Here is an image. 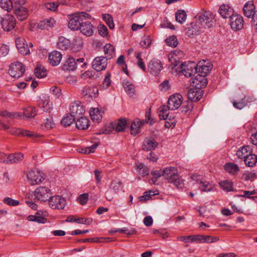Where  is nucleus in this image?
Masks as SVG:
<instances>
[{
  "label": "nucleus",
  "instance_id": "f257e3e1",
  "mask_svg": "<svg viewBox=\"0 0 257 257\" xmlns=\"http://www.w3.org/2000/svg\"><path fill=\"white\" fill-rule=\"evenodd\" d=\"M184 56L183 51L176 50L169 57V60L171 64L170 67L172 69H176V70L181 72L186 77H190L197 73V65L194 62H189L180 63L179 60Z\"/></svg>",
  "mask_w": 257,
  "mask_h": 257
},
{
  "label": "nucleus",
  "instance_id": "f03ea898",
  "mask_svg": "<svg viewBox=\"0 0 257 257\" xmlns=\"http://www.w3.org/2000/svg\"><path fill=\"white\" fill-rule=\"evenodd\" d=\"M183 97L179 94L172 95L168 100V105H162L159 108V117L160 119H167L168 117L169 110H176L179 108L182 103Z\"/></svg>",
  "mask_w": 257,
  "mask_h": 257
},
{
  "label": "nucleus",
  "instance_id": "7ed1b4c3",
  "mask_svg": "<svg viewBox=\"0 0 257 257\" xmlns=\"http://www.w3.org/2000/svg\"><path fill=\"white\" fill-rule=\"evenodd\" d=\"M68 28L73 31H77L84 21L91 19V15L84 12L76 13L68 16Z\"/></svg>",
  "mask_w": 257,
  "mask_h": 257
},
{
  "label": "nucleus",
  "instance_id": "20e7f679",
  "mask_svg": "<svg viewBox=\"0 0 257 257\" xmlns=\"http://www.w3.org/2000/svg\"><path fill=\"white\" fill-rule=\"evenodd\" d=\"M197 23L205 29L211 28L214 22V17L209 11H202L199 12L195 16Z\"/></svg>",
  "mask_w": 257,
  "mask_h": 257
},
{
  "label": "nucleus",
  "instance_id": "39448f33",
  "mask_svg": "<svg viewBox=\"0 0 257 257\" xmlns=\"http://www.w3.org/2000/svg\"><path fill=\"white\" fill-rule=\"evenodd\" d=\"M25 71L23 64L19 62H15L11 64L9 73L10 75L16 78L21 77Z\"/></svg>",
  "mask_w": 257,
  "mask_h": 257
},
{
  "label": "nucleus",
  "instance_id": "423d86ee",
  "mask_svg": "<svg viewBox=\"0 0 257 257\" xmlns=\"http://www.w3.org/2000/svg\"><path fill=\"white\" fill-rule=\"evenodd\" d=\"M27 178L31 185L38 184L44 180L43 173L37 169L29 171L27 175Z\"/></svg>",
  "mask_w": 257,
  "mask_h": 257
},
{
  "label": "nucleus",
  "instance_id": "0eeeda50",
  "mask_svg": "<svg viewBox=\"0 0 257 257\" xmlns=\"http://www.w3.org/2000/svg\"><path fill=\"white\" fill-rule=\"evenodd\" d=\"M163 69L161 61L157 59H153L148 64V71L153 75H158Z\"/></svg>",
  "mask_w": 257,
  "mask_h": 257
},
{
  "label": "nucleus",
  "instance_id": "6e6552de",
  "mask_svg": "<svg viewBox=\"0 0 257 257\" xmlns=\"http://www.w3.org/2000/svg\"><path fill=\"white\" fill-rule=\"evenodd\" d=\"M2 28L5 31L9 32L14 29L16 26V20L11 15H6L1 21Z\"/></svg>",
  "mask_w": 257,
  "mask_h": 257
},
{
  "label": "nucleus",
  "instance_id": "1a4fd4ad",
  "mask_svg": "<svg viewBox=\"0 0 257 257\" xmlns=\"http://www.w3.org/2000/svg\"><path fill=\"white\" fill-rule=\"evenodd\" d=\"M51 190L46 187H40L34 191V196L36 199L41 201H46L50 198Z\"/></svg>",
  "mask_w": 257,
  "mask_h": 257
},
{
  "label": "nucleus",
  "instance_id": "9d476101",
  "mask_svg": "<svg viewBox=\"0 0 257 257\" xmlns=\"http://www.w3.org/2000/svg\"><path fill=\"white\" fill-rule=\"evenodd\" d=\"M98 89L95 86H85L81 89L82 96L87 100L90 101L97 96Z\"/></svg>",
  "mask_w": 257,
  "mask_h": 257
},
{
  "label": "nucleus",
  "instance_id": "9b49d317",
  "mask_svg": "<svg viewBox=\"0 0 257 257\" xmlns=\"http://www.w3.org/2000/svg\"><path fill=\"white\" fill-rule=\"evenodd\" d=\"M49 206L53 209H63L66 205L65 199L60 196L56 195L49 199Z\"/></svg>",
  "mask_w": 257,
  "mask_h": 257
},
{
  "label": "nucleus",
  "instance_id": "f8f14e48",
  "mask_svg": "<svg viewBox=\"0 0 257 257\" xmlns=\"http://www.w3.org/2000/svg\"><path fill=\"white\" fill-rule=\"evenodd\" d=\"M229 19V24L233 30L235 31L239 30L243 28V20L241 16L233 14Z\"/></svg>",
  "mask_w": 257,
  "mask_h": 257
},
{
  "label": "nucleus",
  "instance_id": "ddd939ff",
  "mask_svg": "<svg viewBox=\"0 0 257 257\" xmlns=\"http://www.w3.org/2000/svg\"><path fill=\"white\" fill-rule=\"evenodd\" d=\"M70 114L75 118L84 114L85 109L79 101H74L71 103L70 107Z\"/></svg>",
  "mask_w": 257,
  "mask_h": 257
},
{
  "label": "nucleus",
  "instance_id": "4468645a",
  "mask_svg": "<svg viewBox=\"0 0 257 257\" xmlns=\"http://www.w3.org/2000/svg\"><path fill=\"white\" fill-rule=\"evenodd\" d=\"M107 58L102 56L96 57L92 61V68L99 72L105 69L107 67Z\"/></svg>",
  "mask_w": 257,
  "mask_h": 257
},
{
  "label": "nucleus",
  "instance_id": "2eb2a0df",
  "mask_svg": "<svg viewBox=\"0 0 257 257\" xmlns=\"http://www.w3.org/2000/svg\"><path fill=\"white\" fill-rule=\"evenodd\" d=\"M78 30H80L83 35L90 37L93 35L94 27L90 22L86 20L83 22Z\"/></svg>",
  "mask_w": 257,
  "mask_h": 257
},
{
  "label": "nucleus",
  "instance_id": "dca6fc26",
  "mask_svg": "<svg viewBox=\"0 0 257 257\" xmlns=\"http://www.w3.org/2000/svg\"><path fill=\"white\" fill-rule=\"evenodd\" d=\"M163 177L169 183L173 181V179L176 177L178 173L177 169L173 167L166 168L163 170Z\"/></svg>",
  "mask_w": 257,
  "mask_h": 257
},
{
  "label": "nucleus",
  "instance_id": "f3484780",
  "mask_svg": "<svg viewBox=\"0 0 257 257\" xmlns=\"http://www.w3.org/2000/svg\"><path fill=\"white\" fill-rule=\"evenodd\" d=\"M218 13L224 19L230 18L233 14V9L228 5H221L218 10Z\"/></svg>",
  "mask_w": 257,
  "mask_h": 257
},
{
  "label": "nucleus",
  "instance_id": "a211bd4d",
  "mask_svg": "<svg viewBox=\"0 0 257 257\" xmlns=\"http://www.w3.org/2000/svg\"><path fill=\"white\" fill-rule=\"evenodd\" d=\"M188 99L191 101H198L202 96V91L198 90L194 88H190L188 90L187 93Z\"/></svg>",
  "mask_w": 257,
  "mask_h": 257
},
{
  "label": "nucleus",
  "instance_id": "6ab92c4d",
  "mask_svg": "<svg viewBox=\"0 0 257 257\" xmlns=\"http://www.w3.org/2000/svg\"><path fill=\"white\" fill-rule=\"evenodd\" d=\"M77 67L76 60L72 57H69L63 63L62 69L64 71H74Z\"/></svg>",
  "mask_w": 257,
  "mask_h": 257
},
{
  "label": "nucleus",
  "instance_id": "aec40b11",
  "mask_svg": "<svg viewBox=\"0 0 257 257\" xmlns=\"http://www.w3.org/2000/svg\"><path fill=\"white\" fill-rule=\"evenodd\" d=\"M14 11L15 14L19 21H23L27 19L28 16V11L25 7H17L14 8Z\"/></svg>",
  "mask_w": 257,
  "mask_h": 257
},
{
  "label": "nucleus",
  "instance_id": "412c9836",
  "mask_svg": "<svg viewBox=\"0 0 257 257\" xmlns=\"http://www.w3.org/2000/svg\"><path fill=\"white\" fill-rule=\"evenodd\" d=\"M61 59L62 54L58 51H53L49 54V60L52 66H55L59 64Z\"/></svg>",
  "mask_w": 257,
  "mask_h": 257
},
{
  "label": "nucleus",
  "instance_id": "4be33fe9",
  "mask_svg": "<svg viewBox=\"0 0 257 257\" xmlns=\"http://www.w3.org/2000/svg\"><path fill=\"white\" fill-rule=\"evenodd\" d=\"M24 159V154L21 153H17L15 154H11L7 157H6V163H18Z\"/></svg>",
  "mask_w": 257,
  "mask_h": 257
},
{
  "label": "nucleus",
  "instance_id": "5701e85b",
  "mask_svg": "<svg viewBox=\"0 0 257 257\" xmlns=\"http://www.w3.org/2000/svg\"><path fill=\"white\" fill-rule=\"evenodd\" d=\"M204 28L199 24L196 19L195 22L191 23L189 27H188V33L189 35H197L203 31Z\"/></svg>",
  "mask_w": 257,
  "mask_h": 257
},
{
  "label": "nucleus",
  "instance_id": "b1692460",
  "mask_svg": "<svg viewBox=\"0 0 257 257\" xmlns=\"http://www.w3.org/2000/svg\"><path fill=\"white\" fill-rule=\"evenodd\" d=\"M255 7L251 1L247 2L244 6L243 11L244 16L247 18H251L253 14Z\"/></svg>",
  "mask_w": 257,
  "mask_h": 257
},
{
  "label": "nucleus",
  "instance_id": "393cba45",
  "mask_svg": "<svg viewBox=\"0 0 257 257\" xmlns=\"http://www.w3.org/2000/svg\"><path fill=\"white\" fill-rule=\"evenodd\" d=\"M158 145V143L154 139L147 138L144 141L143 149L146 151L154 150Z\"/></svg>",
  "mask_w": 257,
  "mask_h": 257
},
{
  "label": "nucleus",
  "instance_id": "a878e982",
  "mask_svg": "<svg viewBox=\"0 0 257 257\" xmlns=\"http://www.w3.org/2000/svg\"><path fill=\"white\" fill-rule=\"evenodd\" d=\"M55 23V21L53 18H49L41 21L38 25V28L41 30H48L52 28Z\"/></svg>",
  "mask_w": 257,
  "mask_h": 257
},
{
  "label": "nucleus",
  "instance_id": "bb28decb",
  "mask_svg": "<svg viewBox=\"0 0 257 257\" xmlns=\"http://www.w3.org/2000/svg\"><path fill=\"white\" fill-rule=\"evenodd\" d=\"M251 153V150L249 146H244L238 149L236 155L240 159H245Z\"/></svg>",
  "mask_w": 257,
  "mask_h": 257
},
{
  "label": "nucleus",
  "instance_id": "cd10ccee",
  "mask_svg": "<svg viewBox=\"0 0 257 257\" xmlns=\"http://www.w3.org/2000/svg\"><path fill=\"white\" fill-rule=\"evenodd\" d=\"M90 116L94 122H98L102 118L101 111L98 108H91L89 110Z\"/></svg>",
  "mask_w": 257,
  "mask_h": 257
},
{
  "label": "nucleus",
  "instance_id": "c85d7f7f",
  "mask_svg": "<svg viewBox=\"0 0 257 257\" xmlns=\"http://www.w3.org/2000/svg\"><path fill=\"white\" fill-rule=\"evenodd\" d=\"M143 123L139 119H136L132 121L130 125L131 134L133 135H136L141 132V127Z\"/></svg>",
  "mask_w": 257,
  "mask_h": 257
},
{
  "label": "nucleus",
  "instance_id": "c756f323",
  "mask_svg": "<svg viewBox=\"0 0 257 257\" xmlns=\"http://www.w3.org/2000/svg\"><path fill=\"white\" fill-rule=\"evenodd\" d=\"M89 121L85 117H80L77 119L76 126V127L79 130H84L88 127L89 126Z\"/></svg>",
  "mask_w": 257,
  "mask_h": 257
},
{
  "label": "nucleus",
  "instance_id": "7c9ffc66",
  "mask_svg": "<svg viewBox=\"0 0 257 257\" xmlns=\"http://www.w3.org/2000/svg\"><path fill=\"white\" fill-rule=\"evenodd\" d=\"M114 124L115 131L117 132L123 131L128 124L125 118H120L118 121L112 122Z\"/></svg>",
  "mask_w": 257,
  "mask_h": 257
},
{
  "label": "nucleus",
  "instance_id": "2f4dec72",
  "mask_svg": "<svg viewBox=\"0 0 257 257\" xmlns=\"http://www.w3.org/2000/svg\"><path fill=\"white\" fill-rule=\"evenodd\" d=\"M196 65H197V73L200 74L201 76L207 75L211 69L210 66L203 64L202 63L196 64Z\"/></svg>",
  "mask_w": 257,
  "mask_h": 257
},
{
  "label": "nucleus",
  "instance_id": "473e14b6",
  "mask_svg": "<svg viewBox=\"0 0 257 257\" xmlns=\"http://www.w3.org/2000/svg\"><path fill=\"white\" fill-rule=\"evenodd\" d=\"M199 241L201 243H213L219 240L218 237H213L209 235H204L200 234V236L198 237Z\"/></svg>",
  "mask_w": 257,
  "mask_h": 257
},
{
  "label": "nucleus",
  "instance_id": "72a5a7b5",
  "mask_svg": "<svg viewBox=\"0 0 257 257\" xmlns=\"http://www.w3.org/2000/svg\"><path fill=\"white\" fill-rule=\"evenodd\" d=\"M104 54L107 60L110 59L114 55V48L113 46L110 44H107L104 46Z\"/></svg>",
  "mask_w": 257,
  "mask_h": 257
},
{
  "label": "nucleus",
  "instance_id": "f704fd0d",
  "mask_svg": "<svg viewBox=\"0 0 257 257\" xmlns=\"http://www.w3.org/2000/svg\"><path fill=\"white\" fill-rule=\"evenodd\" d=\"M244 161L246 166L252 167L257 162V156L250 153L247 158L244 159Z\"/></svg>",
  "mask_w": 257,
  "mask_h": 257
},
{
  "label": "nucleus",
  "instance_id": "c9c22d12",
  "mask_svg": "<svg viewBox=\"0 0 257 257\" xmlns=\"http://www.w3.org/2000/svg\"><path fill=\"white\" fill-rule=\"evenodd\" d=\"M40 212H37L35 215H29L27 219L29 221H35L38 223H44L46 221V219L41 216Z\"/></svg>",
  "mask_w": 257,
  "mask_h": 257
},
{
  "label": "nucleus",
  "instance_id": "e433bc0d",
  "mask_svg": "<svg viewBox=\"0 0 257 257\" xmlns=\"http://www.w3.org/2000/svg\"><path fill=\"white\" fill-rule=\"evenodd\" d=\"M23 111V115L28 118H33L37 115V110L34 107L28 106L24 108Z\"/></svg>",
  "mask_w": 257,
  "mask_h": 257
},
{
  "label": "nucleus",
  "instance_id": "4c0bfd02",
  "mask_svg": "<svg viewBox=\"0 0 257 257\" xmlns=\"http://www.w3.org/2000/svg\"><path fill=\"white\" fill-rule=\"evenodd\" d=\"M70 45V41L64 37H60L57 44L58 48L62 50H67Z\"/></svg>",
  "mask_w": 257,
  "mask_h": 257
},
{
  "label": "nucleus",
  "instance_id": "58836bf2",
  "mask_svg": "<svg viewBox=\"0 0 257 257\" xmlns=\"http://www.w3.org/2000/svg\"><path fill=\"white\" fill-rule=\"evenodd\" d=\"M248 97L244 96L239 101H234L232 102L233 105L236 108L241 109L247 105L248 102Z\"/></svg>",
  "mask_w": 257,
  "mask_h": 257
},
{
  "label": "nucleus",
  "instance_id": "ea45409f",
  "mask_svg": "<svg viewBox=\"0 0 257 257\" xmlns=\"http://www.w3.org/2000/svg\"><path fill=\"white\" fill-rule=\"evenodd\" d=\"M75 117L70 113L66 114L61 120V124L64 126H70L75 120Z\"/></svg>",
  "mask_w": 257,
  "mask_h": 257
},
{
  "label": "nucleus",
  "instance_id": "a19ab883",
  "mask_svg": "<svg viewBox=\"0 0 257 257\" xmlns=\"http://www.w3.org/2000/svg\"><path fill=\"white\" fill-rule=\"evenodd\" d=\"M122 189V183L119 181H112L109 186L110 191H113L114 193L121 190Z\"/></svg>",
  "mask_w": 257,
  "mask_h": 257
},
{
  "label": "nucleus",
  "instance_id": "79ce46f5",
  "mask_svg": "<svg viewBox=\"0 0 257 257\" xmlns=\"http://www.w3.org/2000/svg\"><path fill=\"white\" fill-rule=\"evenodd\" d=\"M0 7L8 12L11 11L13 8L14 9V6L12 0H1Z\"/></svg>",
  "mask_w": 257,
  "mask_h": 257
},
{
  "label": "nucleus",
  "instance_id": "37998d69",
  "mask_svg": "<svg viewBox=\"0 0 257 257\" xmlns=\"http://www.w3.org/2000/svg\"><path fill=\"white\" fill-rule=\"evenodd\" d=\"M187 14L184 10H178L176 13V20L180 24H183L186 20Z\"/></svg>",
  "mask_w": 257,
  "mask_h": 257
},
{
  "label": "nucleus",
  "instance_id": "c03bdc74",
  "mask_svg": "<svg viewBox=\"0 0 257 257\" xmlns=\"http://www.w3.org/2000/svg\"><path fill=\"white\" fill-rule=\"evenodd\" d=\"M225 170L229 173L235 174L239 171L238 166L232 163H227L224 166Z\"/></svg>",
  "mask_w": 257,
  "mask_h": 257
},
{
  "label": "nucleus",
  "instance_id": "a18cd8bd",
  "mask_svg": "<svg viewBox=\"0 0 257 257\" xmlns=\"http://www.w3.org/2000/svg\"><path fill=\"white\" fill-rule=\"evenodd\" d=\"M123 88L125 92L130 96H132L135 92V89L133 83L126 81L123 83Z\"/></svg>",
  "mask_w": 257,
  "mask_h": 257
},
{
  "label": "nucleus",
  "instance_id": "49530a36",
  "mask_svg": "<svg viewBox=\"0 0 257 257\" xmlns=\"http://www.w3.org/2000/svg\"><path fill=\"white\" fill-rule=\"evenodd\" d=\"M220 187L226 192L233 190V185L231 181L228 180H224L219 182Z\"/></svg>",
  "mask_w": 257,
  "mask_h": 257
},
{
  "label": "nucleus",
  "instance_id": "de8ad7c7",
  "mask_svg": "<svg viewBox=\"0 0 257 257\" xmlns=\"http://www.w3.org/2000/svg\"><path fill=\"white\" fill-rule=\"evenodd\" d=\"M142 53L141 52H135V57L137 59V64L138 67L141 69L144 72L146 71V66L144 62L143 61V59L141 58Z\"/></svg>",
  "mask_w": 257,
  "mask_h": 257
},
{
  "label": "nucleus",
  "instance_id": "09e8293b",
  "mask_svg": "<svg viewBox=\"0 0 257 257\" xmlns=\"http://www.w3.org/2000/svg\"><path fill=\"white\" fill-rule=\"evenodd\" d=\"M202 191L209 192L213 189V186L208 182L206 181H200V183L197 185Z\"/></svg>",
  "mask_w": 257,
  "mask_h": 257
},
{
  "label": "nucleus",
  "instance_id": "8fccbe9b",
  "mask_svg": "<svg viewBox=\"0 0 257 257\" xmlns=\"http://www.w3.org/2000/svg\"><path fill=\"white\" fill-rule=\"evenodd\" d=\"M20 136L22 137H29L32 139H35L41 137L40 135L37 133L23 128H22Z\"/></svg>",
  "mask_w": 257,
  "mask_h": 257
},
{
  "label": "nucleus",
  "instance_id": "3c124183",
  "mask_svg": "<svg viewBox=\"0 0 257 257\" xmlns=\"http://www.w3.org/2000/svg\"><path fill=\"white\" fill-rule=\"evenodd\" d=\"M97 147L98 144L95 143L90 147L78 149V152L80 153L89 154L91 153H94Z\"/></svg>",
  "mask_w": 257,
  "mask_h": 257
},
{
  "label": "nucleus",
  "instance_id": "603ef678",
  "mask_svg": "<svg viewBox=\"0 0 257 257\" xmlns=\"http://www.w3.org/2000/svg\"><path fill=\"white\" fill-rule=\"evenodd\" d=\"M35 74L37 77L42 78L46 76V69L42 65H39L35 69Z\"/></svg>",
  "mask_w": 257,
  "mask_h": 257
},
{
  "label": "nucleus",
  "instance_id": "864d4df0",
  "mask_svg": "<svg viewBox=\"0 0 257 257\" xmlns=\"http://www.w3.org/2000/svg\"><path fill=\"white\" fill-rule=\"evenodd\" d=\"M114 124L112 122L109 123L108 125L106 126L104 128H102L96 133L97 135L101 134H110L112 133L114 130Z\"/></svg>",
  "mask_w": 257,
  "mask_h": 257
},
{
  "label": "nucleus",
  "instance_id": "5fc2aeb1",
  "mask_svg": "<svg viewBox=\"0 0 257 257\" xmlns=\"http://www.w3.org/2000/svg\"><path fill=\"white\" fill-rule=\"evenodd\" d=\"M152 42V40L150 36H145L140 43V46L141 48L144 49L149 47Z\"/></svg>",
  "mask_w": 257,
  "mask_h": 257
},
{
  "label": "nucleus",
  "instance_id": "6e6d98bb",
  "mask_svg": "<svg viewBox=\"0 0 257 257\" xmlns=\"http://www.w3.org/2000/svg\"><path fill=\"white\" fill-rule=\"evenodd\" d=\"M102 18L110 29H113L114 28L113 19L109 14L103 15Z\"/></svg>",
  "mask_w": 257,
  "mask_h": 257
},
{
  "label": "nucleus",
  "instance_id": "4d7b16f0",
  "mask_svg": "<svg viewBox=\"0 0 257 257\" xmlns=\"http://www.w3.org/2000/svg\"><path fill=\"white\" fill-rule=\"evenodd\" d=\"M199 236H200V234L186 236H180L178 237V239L181 241H185L187 242H189V240H190L191 242H193L195 241H199V238L198 239Z\"/></svg>",
  "mask_w": 257,
  "mask_h": 257
},
{
  "label": "nucleus",
  "instance_id": "13d9d810",
  "mask_svg": "<svg viewBox=\"0 0 257 257\" xmlns=\"http://www.w3.org/2000/svg\"><path fill=\"white\" fill-rule=\"evenodd\" d=\"M184 180L179 176L177 174L176 177L173 179L172 182H170V183H172L174 185L177 187L178 188H182L184 185Z\"/></svg>",
  "mask_w": 257,
  "mask_h": 257
},
{
  "label": "nucleus",
  "instance_id": "bf43d9fd",
  "mask_svg": "<svg viewBox=\"0 0 257 257\" xmlns=\"http://www.w3.org/2000/svg\"><path fill=\"white\" fill-rule=\"evenodd\" d=\"M166 42L168 46L172 47H175L178 44L177 39L174 35L171 36L170 37L167 38Z\"/></svg>",
  "mask_w": 257,
  "mask_h": 257
},
{
  "label": "nucleus",
  "instance_id": "052dcab7",
  "mask_svg": "<svg viewBox=\"0 0 257 257\" xmlns=\"http://www.w3.org/2000/svg\"><path fill=\"white\" fill-rule=\"evenodd\" d=\"M158 194V192L155 193V192L149 190L148 191H146L143 196L139 197V200H148L152 196H154L155 195Z\"/></svg>",
  "mask_w": 257,
  "mask_h": 257
},
{
  "label": "nucleus",
  "instance_id": "680f3d73",
  "mask_svg": "<svg viewBox=\"0 0 257 257\" xmlns=\"http://www.w3.org/2000/svg\"><path fill=\"white\" fill-rule=\"evenodd\" d=\"M137 170L139 174L142 176H145L149 174V171L147 168L142 164L137 165Z\"/></svg>",
  "mask_w": 257,
  "mask_h": 257
},
{
  "label": "nucleus",
  "instance_id": "e2e57ef3",
  "mask_svg": "<svg viewBox=\"0 0 257 257\" xmlns=\"http://www.w3.org/2000/svg\"><path fill=\"white\" fill-rule=\"evenodd\" d=\"M54 125L55 123L51 116H49L48 118L45 119V121L43 124V126H44L47 130L52 128Z\"/></svg>",
  "mask_w": 257,
  "mask_h": 257
},
{
  "label": "nucleus",
  "instance_id": "0e129e2a",
  "mask_svg": "<svg viewBox=\"0 0 257 257\" xmlns=\"http://www.w3.org/2000/svg\"><path fill=\"white\" fill-rule=\"evenodd\" d=\"M4 202L10 206H17L19 204V202L17 200L13 199L10 197H6L4 199Z\"/></svg>",
  "mask_w": 257,
  "mask_h": 257
},
{
  "label": "nucleus",
  "instance_id": "69168bd1",
  "mask_svg": "<svg viewBox=\"0 0 257 257\" xmlns=\"http://www.w3.org/2000/svg\"><path fill=\"white\" fill-rule=\"evenodd\" d=\"M151 174L153 176V179H152V180L153 183L155 184L157 179L160 177L161 176H163V170H155L151 172Z\"/></svg>",
  "mask_w": 257,
  "mask_h": 257
},
{
  "label": "nucleus",
  "instance_id": "338daca9",
  "mask_svg": "<svg viewBox=\"0 0 257 257\" xmlns=\"http://www.w3.org/2000/svg\"><path fill=\"white\" fill-rule=\"evenodd\" d=\"M164 119V120H165ZM167 120L166 121L165 126L166 127H174L176 124V120L174 119H171V116H169L168 113V117L166 119Z\"/></svg>",
  "mask_w": 257,
  "mask_h": 257
},
{
  "label": "nucleus",
  "instance_id": "774afa93",
  "mask_svg": "<svg viewBox=\"0 0 257 257\" xmlns=\"http://www.w3.org/2000/svg\"><path fill=\"white\" fill-rule=\"evenodd\" d=\"M98 30L99 34L105 37L107 35V29L106 27L103 25H99L98 26Z\"/></svg>",
  "mask_w": 257,
  "mask_h": 257
}]
</instances>
